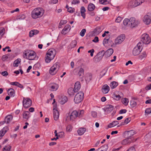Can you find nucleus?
<instances>
[{
  "instance_id": "12",
  "label": "nucleus",
  "mask_w": 151,
  "mask_h": 151,
  "mask_svg": "<svg viewBox=\"0 0 151 151\" xmlns=\"http://www.w3.org/2000/svg\"><path fill=\"white\" fill-rule=\"evenodd\" d=\"M104 55H105V52L104 50H102L94 58L95 60L96 61H100L102 59Z\"/></svg>"
},
{
  "instance_id": "64",
  "label": "nucleus",
  "mask_w": 151,
  "mask_h": 151,
  "mask_svg": "<svg viewBox=\"0 0 151 151\" xmlns=\"http://www.w3.org/2000/svg\"><path fill=\"white\" fill-rule=\"evenodd\" d=\"M127 151H135L134 148L132 147H131Z\"/></svg>"
},
{
  "instance_id": "49",
  "label": "nucleus",
  "mask_w": 151,
  "mask_h": 151,
  "mask_svg": "<svg viewBox=\"0 0 151 151\" xmlns=\"http://www.w3.org/2000/svg\"><path fill=\"white\" fill-rule=\"evenodd\" d=\"M86 30L85 29H83L80 32V35L82 37H83L84 35L86 32Z\"/></svg>"
},
{
  "instance_id": "51",
  "label": "nucleus",
  "mask_w": 151,
  "mask_h": 151,
  "mask_svg": "<svg viewBox=\"0 0 151 151\" xmlns=\"http://www.w3.org/2000/svg\"><path fill=\"white\" fill-rule=\"evenodd\" d=\"M100 3L102 4H107V1L106 0H99Z\"/></svg>"
},
{
  "instance_id": "27",
  "label": "nucleus",
  "mask_w": 151,
  "mask_h": 151,
  "mask_svg": "<svg viewBox=\"0 0 151 151\" xmlns=\"http://www.w3.org/2000/svg\"><path fill=\"white\" fill-rule=\"evenodd\" d=\"M86 12V10L84 6H81V15L83 17V19H85L86 17V14L85 12Z\"/></svg>"
},
{
  "instance_id": "1",
  "label": "nucleus",
  "mask_w": 151,
  "mask_h": 151,
  "mask_svg": "<svg viewBox=\"0 0 151 151\" xmlns=\"http://www.w3.org/2000/svg\"><path fill=\"white\" fill-rule=\"evenodd\" d=\"M44 10L42 8L37 7L34 9L31 13L32 18L36 19L41 17L44 14Z\"/></svg>"
},
{
  "instance_id": "57",
  "label": "nucleus",
  "mask_w": 151,
  "mask_h": 151,
  "mask_svg": "<svg viewBox=\"0 0 151 151\" xmlns=\"http://www.w3.org/2000/svg\"><path fill=\"white\" fill-rule=\"evenodd\" d=\"M67 22V21L66 20H61L60 23V25H63L64 24H66Z\"/></svg>"
},
{
  "instance_id": "56",
  "label": "nucleus",
  "mask_w": 151,
  "mask_h": 151,
  "mask_svg": "<svg viewBox=\"0 0 151 151\" xmlns=\"http://www.w3.org/2000/svg\"><path fill=\"white\" fill-rule=\"evenodd\" d=\"M1 74L4 76L6 77L8 75V73L6 71H4L2 72Z\"/></svg>"
},
{
  "instance_id": "59",
  "label": "nucleus",
  "mask_w": 151,
  "mask_h": 151,
  "mask_svg": "<svg viewBox=\"0 0 151 151\" xmlns=\"http://www.w3.org/2000/svg\"><path fill=\"white\" fill-rule=\"evenodd\" d=\"M137 3L138 4V6L141 5L142 3L144 2V0H140L139 1L137 0Z\"/></svg>"
},
{
  "instance_id": "28",
  "label": "nucleus",
  "mask_w": 151,
  "mask_h": 151,
  "mask_svg": "<svg viewBox=\"0 0 151 151\" xmlns=\"http://www.w3.org/2000/svg\"><path fill=\"white\" fill-rule=\"evenodd\" d=\"M86 130V129L85 128H81L78 130L77 132L79 135H81L85 132Z\"/></svg>"
},
{
  "instance_id": "22",
  "label": "nucleus",
  "mask_w": 151,
  "mask_h": 151,
  "mask_svg": "<svg viewBox=\"0 0 151 151\" xmlns=\"http://www.w3.org/2000/svg\"><path fill=\"white\" fill-rule=\"evenodd\" d=\"M114 50L113 49L110 48L105 52V56L106 57H108L110 56L113 54Z\"/></svg>"
},
{
  "instance_id": "5",
  "label": "nucleus",
  "mask_w": 151,
  "mask_h": 151,
  "mask_svg": "<svg viewBox=\"0 0 151 151\" xmlns=\"http://www.w3.org/2000/svg\"><path fill=\"white\" fill-rule=\"evenodd\" d=\"M142 49V44L139 42L134 48L133 50V54L134 56L138 55L141 52Z\"/></svg>"
},
{
  "instance_id": "33",
  "label": "nucleus",
  "mask_w": 151,
  "mask_h": 151,
  "mask_svg": "<svg viewBox=\"0 0 151 151\" xmlns=\"http://www.w3.org/2000/svg\"><path fill=\"white\" fill-rule=\"evenodd\" d=\"M118 83L114 81L111 83L110 86L111 89H113L116 88L118 85Z\"/></svg>"
},
{
  "instance_id": "40",
  "label": "nucleus",
  "mask_w": 151,
  "mask_h": 151,
  "mask_svg": "<svg viewBox=\"0 0 151 151\" xmlns=\"http://www.w3.org/2000/svg\"><path fill=\"white\" fill-rule=\"evenodd\" d=\"M113 97L116 100H119L121 99V97L119 95L115 94L113 95Z\"/></svg>"
},
{
  "instance_id": "19",
  "label": "nucleus",
  "mask_w": 151,
  "mask_h": 151,
  "mask_svg": "<svg viewBox=\"0 0 151 151\" xmlns=\"http://www.w3.org/2000/svg\"><path fill=\"white\" fill-rule=\"evenodd\" d=\"M81 87L80 83L79 81L76 82L74 85V90L75 92H77L80 89Z\"/></svg>"
},
{
  "instance_id": "38",
  "label": "nucleus",
  "mask_w": 151,
  "mask_h": 151,
  "mask_svg": "<svg viewBox=\"0 0 151 151\" xmlns=\"http://www.w3.org/2000/svg\"><path fill=\"white\" fill-rule=\"evenodd\" d=\"M84 111L83 110L78 112V117H82L84 114Z\"/></svg>"
},
{
  "instance_id": "37",
  "label": "nucleus",
  "mask_w": 151,
  "mask_h": 151,
  "mask_svg": "<svg viewBox=\"0 0 151 151\" xmlns=\"http://www.w3.org/2000/svg\"><path fill=\"white\" fill-rule=\"evenodd\" d=\"M102 31L101 27H97L95 29L94 31V32L97 34H99Z\"/></svg>"
},
{
  "instance_id": "62",
  "label": "nucleus",
  "mask_w": 151,
  "mask_h": 151,
  "mask_svg": "<svg viewBox=\"0 0 151 151\" xmlns=\"http://www.w3.org/2000/svg\"><path fill=\"white\" fill-rule=\"evenodd\" d=\"M127 110L125 109L121 110L119 112V114L125 113L127 112Z\"/></svg>"
},
{
  "instance_id": "35",
  "label": "nucleus",
  "mask_w": 151,
  "mask_h": 151,
  "mask_svg": "<svg viewBox=\"0 0 151 151\" xmlns=\"http://www.w3.org/2000/svg\"><path fill=\"white\" fill-rule=\"evenodd\" d=\"M68 92L69 95L70 96L74 95V93H75L72 88H70L68 90Z\"/></svg>"
},
{
  "instance_id": "47",
  "label": "nucleus",
  "mask_w": 151,
  "mask_h": 151,
  "mask_svg": "<svg viewBox=\"0 0 151 151\" xmlns=\"http://www.w3.org/2000/svg\"><path fill=\"white\" fill-rule=\"evenodd\" d=\"M129 101L128 99L126 98H124L122 100L123 103L125 106H127L128 105Z\"/></svg>"
},
{
  "instance_id": "9",
  "label": "nucleus",
  "mask_w": 151,
  "mask_h": 151,
  "mask_svg": "<svg viewBox=\"0 0 151 151\" xmlns=\"http://www.w3.org/2000/svg\"><path fill=\"white\" fill-rule=\"evenodd\" d=\"M22 103L24 108H28L31 105L32 102L31 100L29 98L24 97Z\"/></svg>"
},
{
  "instance_id": "18",
  "label": "nucleus",
  "mask_w": 151,
  "mask_h": 151,
  "mask_svg": "<svg viewBox=\"0 0 151 151\" xmlns=\"http://www.w3.org/2000/svg\"><path fill=\"white\" fill-rule=\"evenodd\" d=\"M70 29V25H66L62 31V33L63 35L66 34L69 32Z\"/></svg>"
},
{
  "instance_id": "8",
  "label": "nucleus",
  "mask_w": 151,
  "mask_h": 151,
  "mask_svg": "<svg viewBox=\"0 0 151 151\" xmlns=\"http://www.w3.org/2000/svg\"><path fill=\"white\" fill-rule=\"evenodd\" d=\"M141 41L144 44H147L150 42L151 40L148 35L144 34L141 36Z\"/></svg>"
},
{
  "instance_id": "50",
  "label": "nucleus",
  "mask_w": 151,
  "mask_h": 151,
  "mask_svg": "<svg viewBox=\"0 0 151 151\" xmlns=\"http://www.w3.org/2000/svg\"><path fill=\"white\" fill-rule=\"evenodd\" d=\"M145 113L148 115L151 113V109L150 108H147L145 111Z\"/></svg>"
},
{
  "instance_id": "26",
  "label": "nucleus",
  "mask_w": 151,
  "mask_h": 151,
  "mask_svg": "<svg viewBox=\"0 0 151 151\" xmlns=\"http://www.w3.org/2000/svg\"><path fill=\"white\" fill-rule=\"evenodd\" d=\"M67 100V97L65 96H63L62 97L61 99H60V102L61 104H63L66 102Z\"/></svg>"
},
{
  "instance_id": "36",
  "label": "nucleus",
  "mask_w": 151,
  "mask_h": 151,
  "mask_svg": "<svg viewBox=\"0 0 151 151\" xmlns=\"http://www.w3.org/2000/svg\"><path fill=\"white\" fill-rule=\"evenodd\" d=\"M127 132L128 137L133 136L136 133L135 131L133 130H130L128 131Z\"/></svg>"
},
{
  "instance_id": "3",
  "label": "nucleus",
  "mask_w": 151,
  "mask_h": 151,
  "mask_svg": "<svg viewBox=\"0 0 151 151\" xmlns=\"http://www.w3.org/2000/svg\"><path fill=\"white\" fill-rule=\"evenodd\" d=\"M55 51L54 49H49L48 50L45 59L46 63H49L54 59L55 55Z\"/></svg>"
},
{
  "instance_id": "17",
  "label": "nucleus",
  "mask_w": 151,
  "mask_h": 151,
  "mask_svg": "<svg viewBox=\"0 0 151 151\" xmlns=\"http://www.w3.org/2000/svg\"><path fill=\"white\" fill-rule=\"evenodd\" d=\"M9 128L8 127H4L0 131V139L4 135L5 133L8 130Z\"/></svg>"
},
{
  "instance_id": "48",
  "label": "nucleus",
  "mask_w": 151,
  "mask_h": 151,
  "mask_svg": "<svg viewBox=\"0 0 151 151\" xmlns=\"http://www.w3.org/2000/svg\"><path fill=\"white\" fill-rule=\"evenodd\" d=\"M105 146H106L107 147V148H106V151L107 150V149H108V147L107 145H106V144L104 145H103L102 146H101L100 147L98 148L96 150H97V151H98V150L100 149H102V150H104L105 149Z\"/></svg>"
},
{
  "instance_id": "16",
  "label": "nucleus",
  "mask_w": 151,
  "mask_h": 151,
  "mask_svg": "<svg viewBox=\"0 0 151 151\" xmlns=\"http://www.w3.org/2000/svg\"><path fill=\"white\" fill-rule=\"evenodd\" d=\"M59 87L58 85L55 83H53L50 85V90L52 91H56Z\"/></svg>"
},
{
  "instance_id": "29",
  "label": "nucleus",
  "mask_w": 151,
  "mask_h": 151,
  "mask_svg": "<svg viewBox=\"0 0 151 151\" xmlns=\"http://www.w3.org/2000/svg\"><path fill=\"white\" fill-rule=\"evenodd\" d=\"M8 95L12 96H14L15 94L14 90L12 88H9L7 91Z\"/></svg>"
},
{
  "instance_id": "11",
  "label": "nucleus",
  "mask_w": 151,
  "mask_h": 151,
  "mask_svg": "<svg viewBox=\"0 0 151 151\" xmlns=\"http://www.w3.org/2000/svg\"><path fill=\"white\" fill-rule=\"evenodd\" d=\"M143 21L147 25L149 24L151 21V13H148L143 18Z\"/></svg>"
},
{
  "instance_id": "4",
  "label": "nucleus",
  "mask_w": 151,
  "mask_h": 151,
  "mask_svg": "<svg viewBox=\"0 0 151 151\" xmlns=\"http://www.w3.org/2000/svg\"><path fill=\"white\" fill-rule=\"evenodd\" d=\"M55 51L54 49H49L48 50L45 59L46 63H49L54 59L55 55Z\"/></svg>"
},
{
  "instance_id": "14",
  "label": "nucleus",
  "mask_w": 151,
  "mask_h": 151,
  "mask_svg": "<svg viewBox=\"0 0 151 151\" xmlns=\"http://www.w3.org/2000/svg\"><path fill=\"white\" fill-rule=\"evenodd\" d=\"M124 35H122V36L118 37L115 40V43L117 44H120L124 40Z\"/></svg>"
},
{
  "instance_id": "21",
  "label": "nucleus",
  "mask_w": 151,
  "mask_h": 151,
  "mask_svg": "<svg viewBox=\"0 0 151 151\" xmlns=\"http://www.w3.org/2000/svg\"><path fill=\"white\" fill-rule=\"evenodd\" d=\"M137 0H132L129 3L128 5L131 7H135L138 6V4H137Z\"/></svg>"
},
{
  "instance_id": "23",
  "label": "nucleus",
  "mask_w": 151,
  "mask_h": 151,
  "mask_svg": "<svg viewBox=\"0 0 151 151\" xmlns=\"http://www.w3.org/2000/svg\"><path fill=\"white\" fill-rule=\"evenodd\" d=\"M114 108V106L111 105H108L106 106V108L105 109V111L107 113L111 112Z\"/></svg>"
},
{
  "instance_id": "24",
  "label": "nucleus",
  "mask_w": 151,
  "mask_h": 151,
  "mask_svg": "<svg viewBox=\"0 0 151 151\" xmlns=\"http://www.w3.org/2000/svg\"><path fill=\"white\" fill-rule=\"evenodd\" d=\"M92 74L91 73H87L86 75L85 80L87 83L89 82L92 79Z\"/></svg>"
},
{
  "instance_id": "13",
  "label": "nucleus",
  "mask_w": 151,
  "mask_h": 151,
  "mask_svg": "<svg viewBox=\"0 0 151 151\" xmlns=\"http://www.w3.org/2000/svg\"><path fill=\"white\" fill-rule=\"evenodd\" d=\"M12 119L13 116L12 115H8L5 117L4 121L1 122V123L2 124L5 123L7 124H9Z\"/></svg>"
},
{
  "instance_id": "55",
  "label": "nucleus",
  "mask_w": 151,
  "mask_h": 151,
  "mask_svg": "<svg viewBox=\"0 0 151 151\" xmlns=\"http://www.w3.org/2000/svg\"><path fill=\"white\" fill-rule=\"evenodd\" d=\"M91 115L93 117L96 118L97 116V113L95 111H92L91 112Z\"/></svg>"
},
{
  "instance_id": "45",
  "label": "nucleus",
  "mask_w": 151,
  "mask_h": 151,
  "mask_svg": "<svg viewBox=\"0 0 151 151\" xmlns=\"http://www.w3.org/2000/svg\"><path fill=\"white\" fill-rule=\"evenodd\" d=\"M129 19L127 18L125 19L123 21V23L124 25L126 26L129 25Z\"/></svg>"
},
{
  "instance_id": "58",
  "label": "nucleus",
  "mask_w": 151,
  "mask_h": 151,
  "mask_svg": "<svg viewBox=\"0 0 151 151\" xmlns=\"http://www.w3.org/2000/svg\"><path fill=\"white\" fill-rule=\"evenodd\" d=\"M68 11L70 13H73L74 12V9L72 7H70L68 9Z\"/></svg>"
},
{
  "instance_id": "39",
  "label": "nucleus",
  "mask_w": 151,
  "mask_h": 151,
  "mask_svg": "<svg viewBox=\"0 0 151 151\" xmlns=\"http://www.w3.org/2000/svg\"><path fill=\"white\" fill-rule=\"evenodd\" d=\"M11 147L9 145L5 146L3 149V151H10Z\"/></svg>"
},
{
  "instance_id": "46",
  "label": "nucleus",
  "mask_w": 151,
  "mask_h": 151,
  "mask_svg": "<svg viewBox=\"0 0 151 151\" xmlns=\"http://www.w3.org/2000/svg\"><path fill=\"white\" fill-rule=\"evenodd\" d=\"M72 126L70 124L68 125L66 128V130L67 132H70L72 129Z\"/></svg>"
},
{
  "instance_id": "61",
  "label": "nucleus",
  "mask_w": 151,
  "mask_h": 151,
  "mask_svg": "<svg viewBox=\"0 0 151 151\" xmlns=\"http://www.w3.org/2000/svg\"><path fill=\"white\" fill-rule=\"evenodd\" d=\"M112 124L113 125L114 127L116 125L119 124V122L117 121H115L113 122H112Z\"/></svg>"
},
{
  "instance_id": "10",
  "label": "nucleus",
  "mask_w": 151,
  "mask_h": 151,
  "mask_svg": "<svg viewBox=\"0 0 151 151\" xmlns=\"http://www.w3.org/2000/svg\"><path fill=\"white\" fill-rule=\"evenodd\" d=\"M139 23V20H136L135 18L132 17L129 19V25L131 27H134L137 26Z\"/></svg>"
},
{
  "instance_id": "34",
  "label": "nucleus",
  "mask_w": 151,
  "mask_h": 151,
  "mask_svg": "<svg viewBox=\"0 0 151 151\" xmlns=\"http://www.w3.org/2000/svg\"><path fill=\"white\" fill-rule=\"evenodd\" d=\"M84 69L82 68H81L80 69L79 71H78V75L79 76V77L80 78H81L83 77V76L84 75Z\"/></svg>"
},
{
  "instance_id": "42",
  "label": "nucleus",
  "mask_w": 151,
  "mask_h": 151,
  "mask_svg": "<svg viewBox=\"0 0 151 151\" xmlns=\"http://www.w3.org/2000/svg\"><path fill=\"white\" fill-rule=\"evenodd\" d=\"M77 42L76 40L73 41L70 44V46L72 48L74 47L77 45Z\"/></svg>"
},
{
  "instance_id": "63",
  "label": "nucleus",
  "mask_w": 151,
  "mask_h": 151,
  "mask_svg": "<svg viewBox=\"0 0 151 151\" xmlns=\"http://www.w3.org/2000/svg\"><path fill=\"white\" fill-rule=\"evenodd\" d=\"M80 3V1L78 0H73L72 2V4H76Z\"/></svg>"
},
{
  "instance_id": "32",
  "label": "nucleus",
  "mask_w": 151,
  "mask_h": 151,
  "mask_svg": "<svg viewBox=\"0 0 151 151\" xmlns=\"http://www.w3.org/2000/svg\"><path fill=\"white\" fill-rule=\"evenodd\" d=\"M95 8V6L93 4L90 3L89 4L88 7V9L89 11H92Z\"/></svg>"
},
{
  "instance_id": "15",
  "label": "nucleus",
  "mask_w": 151,
  "mask_h": 151,
  "mask_svg": "<svg viewBox=\"0 0 151 151\" xmlns=\"http://www.w3.org/2000/svg\"><path fill=\"white\" fill-rule=\"evenodd\" d=\"M78 117V111H73L71 114L70 116V120L73 121Z\"/></svg>"
},
{
  "instance_id": "44",
  "label": "nucleus",
  "mask_w": 151,
  "mask_h": 151,
  "mask_svg": "<svg viewBox=\"0 0 151 151\" xmlns=\"http://www.w3.org/2000/svg\"><path fill=\"white\" fill-rule=\"evenodd\" d=\"M20 62V59H17L14 61V66L15 67H17L18 66V64Z\"/></svg>"
},
{
  "instance_id": "30",
  "label": "nucleus",
  "mask_w": 151,
  "mask_h": 151,
  "mask_svg": "<svg viewBox=\"0 0 151 151\" xmlns=\"http://www.w3.org/2000/svg\"><path fill=\"white\" fill-rule=\"evenodd\" d=\"M131 141L132 140L130 138L126 139L122 141V143L123 145L129 144L131 143Z\"/></svg>"
},
{
  "instance_id": "54",
  "label": "nucleus",
  "mask_w": 151,
  "mask_h": 151,
  "mask_svg": "<svg viewBox=\"0 0 151 151\" xmlns=\"http://www.w3.org/2000/svg\"><path fill=\"white\" fill-rule=\"evenodd\" d=\"M8 58V56L6 55H3L2 57V59L3 61H5Z\"/></svg>"
},
{
  "instance_id": "53",
  "label": "nucleus",
  "mask_w": 151,
  "mask_h": 151,
  "mask_svg": "<svg viewBox=\"0 0 151 151\" xmlns=\"http://www.w3.org/2000/svg\"><path fill=\"white\" fill-rule=\"evenodd\" d=\"M109 40V38H105L103 41V44L104 45H105L108 42V40Z\"/></svg>"
},
{
  "instance_id": "7",
  "label": "nucleus",
  "mask_w": 151,
  "mask_h": 151,
  "mask_svg": "<svg viewBox=\"0 0 151 151\" xmlns=\"http://www.w3.org/2000/svg\"><path fill=\"white\" fill-rule=\"evenodd\" d=\"M84 93L82 92H80L75 95L74 101L76 104H78L81 102L83 98Z\"/></svg>"
},
{
  "instance_id": "60",
  "label": "nucleus",
  "mask_w": 151,
  "mask_h": 151,
  "mask_svg": "<svg viewBox=\"0 0 151 151\" xmlns=\"http://www.w3.org/2000/svg\"><path fill=\"white\" fill-rule=\"evenodd\" d=\"M64 136V133L63 132H60L59 133L58 136L60 137H62Z\"/></svg>"
},
{
  "instance_id": "20",
  "label": "nucleus",
  "mask_w": 151,
  "mask_h": 151,
  "mask_svg": "<svg viewBox=\"0 0 151 151\" xmlns=\"http://www.w3.org/2000/svg\"><path fill=\"white\" fill-rule=\"evenodd\" d=\"M109 90V87L107 84H105L103 85L102 89L103 93L104 94L107 93Z\"/></svg>"
},
{
  "instance_id": "41",
  "label": "nucleus",
  "mask_w": 151,
  "mask_h": 151,
  "mask_svg": "<svg viewBox=\"0 0 151 151\" xmlns=\"http://www.w3.org/2000/svg\"><path fill=\"white\" fill-rule=\"evenodd\" d=\"M130 105L132 107H134L137 105L136 102L134 100L131 101H130Z\"/></svg>"
},
{
  "instance_id": "43",
  "label": "nucleus",
  "mask_w": 151,
  "mask_h": 151,
  "mask_svg": "<svg viewBox=\"0 0 151 151\" xmlns=\"http://www.w3.org/2000/svg\"><path fill=\"white\" fill-rule=\"evenodd\" d=\"M147 55L145 52H143L142 54L139 56V58L142 60L145 58L146 57Z\"/></svg>"
},
{
  "instance_id": "52",
  "label": "nucleus",
  "mask_w": 151,
  "mask_h": 151,
  "mask_svg": "<svg viewBox=\"0 0 151 151\" xmlns=\"http://www.w3.org/2000/svg\"><path fill=\"white\" fill-rule=\"evenodd\" d=\"M122 19V17H118L116 19L115 22H116L119 23L121 22Z\"/></svg>"
},
{
  "instance_id": "25",
  "label": "nucleus",
  "mask_w": 151,
  "mask_h": 151,
  "mask_svg": "<svg viewBox=\"0 0 151 151\" xmlns=\"http://www.w3.org/2000/svg\"><path fill=\"white\" fill-rule=\"evenodd\" d=\"M30 113L29 111H26L23 112V117L26 119H28L29 117Z\"/></svg>"
},
{
  "instance_id": "6",
  "label": "nucleus",
  "mask_w": 151,
  "mask_h": 151,
  "mask_svg": "<svg viewBox=\"0 0 151 151\" xmlns=\"http://www.w3.org/2000/svg\"><path fill=\"white\" fill-rule=\"evenodd\" d=\"M60 64L58 63H56L51 67L49 70V73L51 75H54L59 70Z\"/></svg>"
},
{
  "instance_id": "2",
  "label": "nucleus",
  "mask_w": 151,
  "mask_h": 151,
  "mask_svg": "<svg viewBox=\"0 0 151 151\" xmlns=\"http://www.w3.org/2000/svg\"><path fill=\"white\" fill-rule=\"evenodd\" d=\"M36 55V53L34 51L29 50H26L24 52L23 57L24 58L32 60L35 59Z\"/></svg>"
},
{
  "instance_id": "31",
  "label": "nucleus",
  "mask_w": 151,
  "mask_h": 151,
  "mask_svg": "<svg viewBox=\"0 0 151 151\" xmlns=\"http://www.w3.org/2000/svg\"><path fill=\"white\" fill-rule=\"evenodd\" d=\"M53 114L54 119L56 120L59 117V113L58 110L53 111Z\"/></svg>"
}]
</instances>
